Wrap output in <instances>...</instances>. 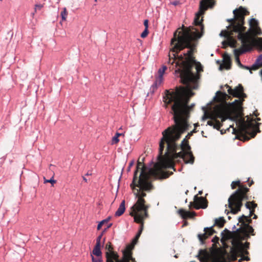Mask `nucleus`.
Listing matches in <instances>:
<instances>
[{"label":"nucleus","mask_w":262,"mask_h":262,"mask_svg":"<svg viewBox=\"0 0 262 262\" xmlns=\"http://www.w3.org/2000/svg\"><path fill=\"white\" fill-rule=\"evenodd\" d=\"M93 255H95V256H99L102 257V252L101 251V245H98V244H96L95 246L93 251L92 254Z\"/></svg>","instance_id":"nucleus-19"},{"label":"nucleus","mask_w":262,"mask_h":262,"mask_svg":"<svg viewBox=\"0 0 262 262\" xmlns=\"http://www.w3.org/2000/svg\"><path fill=\"white\" fill-rule=\"evenodd\" d=\"M148 34V29H144V31L141 34V37L144 38H145Z\"/></svg>","instance_id":"nucleus-33"},{"label":"nucleus","mask_w":262,"mask_h":262,"mask_svg":"<svg viewBox=\"0 0 262 262\" xmlns=\"http://www.w3.org/2000/svg\"><path fill=\"white\" fill-rule=\"evenodd\" d=\"M196 70L198 72H199L202 71V68L201 65H197L196 67Z\"/></svg>","instance_id":"nucleus-38"},{"label":"nucleus","mask_w":262,"mask_h":262,"mask_svg":"<svg viewBox=\"0 0 262 262\" xmlns=\"http://www.w3.org/2000/svg\"><path fill=\"white\" fill-rule=\"evenodd\" d=\"M192 92H165L164 102L166 104L173 103L171 109L173 114L175 125L169 127L162 132L163 137L160 142V157L167 145L166 158L159 160L152 168L146 172V168L142 163L138 162L137 170L134 172V177L130 187L134 190V193L138 198V200L131 208L130 215L134 216V221L140 223L147 217L148 207L145 205V200L143 199L146 195L143 190H148L151 187L150 183L148 181L149 176H152L160 179H165L169 174L162 170V168L170 167L171 160L180 157L183 159L185 163L193 164L194 157L190 151V147L187 141L184 139L181 143V151L177 152V146L176 142L181 135L188 129L187 119L188 117L189 107L187 105L189 98L193 95Z\"/></svg>","instance_id":"nucleus-1"},{"label":"nucleus","mask_w":262,"mask_h":262,"mask_svg":"<svg viewBox=\"0 0 262 262\" xmlns=\"http://www.w3.org/2000/svg\"><path fill=\"white\" fill-rule=\"evenodd\" d=\"M248 216L243 215L238 219L239 223L244 224L243 227L241 228L242 232L244 234L243 237H242V238H244L246 237L249 236V234L250 233H252L254 231L253 228L251 226H249L248 224H245V221L244 219H245L246 221H248Z\"/></svg>","instance_id":"nucleus-13"},{"label":"nucleus","mask_w":262,"mask_h":262,"mask_svg":"<svg viewBox=\"0 0 262 262\" xmlns=\"http://www.w3.org/2000/svg\"><path fill=\"white\" fill-rule=\"evenodd\" d=\"M111 217H108L107 219L103 220L100 222L97 226V230H100L102 227V225H103L104 224L108 222V221L110 220Z\"/></svg>","instance_id":"nucleus-28"},{"label":"nucleus","mask_w":262,"mask_h":262,"mask_svg":"<svg viewBox=\"0 0 262 262\" xmlns=\"http://www.w3.org/2000/svg\"><path fill=\"white\" fill-rule=\"evenodd\" d=\"M144 219L140 223L142 224L141 227L135 238L130 244L126 247L125 249L122 250V257L119 259L117 253L112 250H109L106 252V262H137L135 258L133 257L132 250L134 248L135 245L137 244L142 231L143 221Z\"/></svg>","instance_id":"nucleus-5"},{"label":"nucleus","mask_w":262,"mask_h":262,"mask_svg":"<svg viewBox=\"0 0 262 262\" xmlns=\"http://www.w3.org/2000/svg\"><path fill=\"white\" fill-rule=\"evenodd\" d=\"M214 4V0H202L200 2V10L196 14L194 22L196 26H198L200 27V29L202 31L203 29V26L202 24L203 19L202 18H200V17L203 14L204 12L208 8H212Z\"/></svg>","instance_id":"nucleus-9"},{"label":"nucleus","mask_w":262,"mask_h":262,"mask_svg":"<svg viewBox=\"0 0 262 262\" xmlns=\"http://www.w3.org/2000/svg\"><path fill=\"white\" fill-rule=\"evenodd\" d=\"M230 107L224 103H221L215 105L210 112L205 111L202 119H209L207 122V124L213 126L214 128L219 129L221 123L218 119H220L223 122L230 117Z\"/></svg>","instance_id":"nucleus-3"},{"label":"nucleus","mask_w":262,"mask_h":262,"mask_svg":"<svg viewBox=\"0 0 262 262\" xmlns=\"http://www.w3.org/2000/svg\"><path fill=\"white\" fill-rule=\"evenodd\" d=\"M256 216L255 215L254 218H256Z\"/></svg>","instance_id":"nucleus-46"},{"label":"nucleus","mask_w":262,"mask_h":262,"mask_svg":"<svg viewBox=\"0 0 262 262\" xmlns=\"http://www.w3.org/2000/svg\"><path fill=\"white\" fill-rule=\"evenodd\" d=\"M195 208H197V209H199L200 208V207L195 206Z\"/></svg>","instance_id":"nucleus-44"},{"label":"nucleus","mask_w":262,"mask_h":262,"mask_svg":"<svg viewBox=\"0 0 262 262\" xmlns=\"http://www.w3.org/2000/svg\"><path fill=\"white\" fill-rule=\"evenodd\" d=\"M55 182H56V181L53 179V178H52L50 180H45V182H44L45 183H51L52 184H54V183H55Z\"/></svg>","instance_id":"nucleus-34"},{"label":"nucleus","mask_w":262,"mask_h":262,"mask_svg":"<svg viewBox=\"0 0 262 262\" xmlns=\"http://www.w3.org/2000/svg\"><path fill=\"white\" fill-rule=\"evenodd\" d=\"M97 0H95V2H97Z\"/></svg>","instance_id":"nucleus-47"},{"label":"nucleus","mask_w":262,"mask_h":262,"mask_svg":"<svg viewBox=\"0 0 262 262\" xmlns=\"http://www.w3.org/2000/svg\"><path fill=\"white\" fill-rule=\"evenodd\" d=\"M133 164V162H132L130 164H129V167L132 166Z\"/></svg>","instance_id":"nucleus-42"},{"label":"nucleus","mask_w":262,"mask_h":262,"mask_svg":"<svg viewBox=\"0 0 262 262\" xmlns=\"http://www.w3.org/2000/svg\"><path fill=\"white\" fill-rule=\"evenodd\" d=\"M43 7V5L41 4H37L35 5L34 7V12L32 13V15L34 16L35 13L37 12V11L40 10Z\"/></svg>","instance_id":"nucleus-27"},{"label":"nucleus","mask_w":262,"mask_h":262,"mask_svg":"<svg viewBox=\"0 0 262 262\" xmlns=\"http://www.w3.org/2000/svg\"><path fill=\"white\" fill-rule=\"evenodd\" d=\"M125 201L123 200L121 204L119 205V207L117 210L116 211L115 215L116 216H121L125 211Z\"/></svg>","instance_id":"nucleus-17"},{"label":"nucleus","mask_w":262,"mask_h":262,"mask_svg":"<svg viewBox=\"0 0 262 262\" xmlns=\"http://www.w3.org/2000/svg\"><path fill=\"white\" fill-rule=\"evenodd\" d=\"M144 219L140 223L142 224L141 227L135 238L130 244L126 247L125 249L122 250V257L119 259L117 253L112 250H109L106 252V262H137L135 258L133 257L132 250L134 248L135 245L137 244L142 231L143 221Z\"/></svg>","instance_id":"nucleus-6"},{"label":"nucleus","mask_w":262,"mask_h":262,"mask_svg":"<svg viewBox=\"0 0 262 262\" xmlns=\"http://www.w3.org/2000/svg\"><path fill=\"white\" fill-rule=\"evenodd\" d=\"M232 130H233V132H234V130H235V129H234V128H233V129H232Z\"/></svg>","instance_id":"nucleus-45"},{"label":"nucleus","mask_w":262,"mask_h":262,"mask_svg":"<svg viewBox=\"0 0 262 262\" xmlns=\"http://www.w3.org/2000/svg\"><path fill=\"white\" fill-rule=\"evenodd\" d=\"M255 62L262 66V54H260L258 56Z\"/></svg>","instance_id":"nucleus-32"},{"label":"nucleus","mask_w":262,"mask_h":262,"mask_svg":"<svg viewBox=\"0 0 262 262\" xmlns=\"http://www.w3.org/2000/svg\"><path fill=\"white\" fill-rule=\"evenodd\" d=\"M144 219L140 223L142 224L141 227L135 238L130 244L126 247L125 249L122 250V257L119 259L117 253L112 250H109L106 252V262H137L135 258L133 257L132 250L134 248L135 245L137 244L142 231L143 221Z\"/></svg>","instance_id":"nucleus-7"},{"label":"nucleus","mask_w":262,"mask_h":262,"mask_svg":"<svg viewBox=\"0 0 262 262\" xmlns=\"http://www.w3.org/2000/svg\"><path fill=\"white\" fill-rule=\"evenodd\" d=\"M257 128L255 121L250 119L249 117L247 118L246 121H242L240 125V128L243 133L251 135L252 137L255 135V131Z\"/></svg>","instance_id":"nucleus-10"},{"label":"nucleus","mask_w":262,"mask_h":262,"mask_svg":"<svg viewBox=\"0 0 262 262\" xmlns=\"http://www.w3.org/2000/svg\"><path fill=\"white\" fill-rule=\"evenodd\" d=\"M170 4L172 5L177 6L179 4V2L178 1H175L171 2Z\"/></svg>","instance_id":"nucleus-40"},{"label":"nucleus","mask_w":262,"mask_h":262,"mask_svg":"<svg viewBox=\"0 0 262 262\" xmlns=\"http://www.w3.org/2000/svg\"><path fill=\"white\" fill-rule=\"evenodd\" d=\"M83 180H84L85 182H86V181H87V180H86V179L85 178H83Z\"/></svg>","instance_id":"nucleus-43"},{"label":"nucleus","mask_w":262,"mask_h":262,"mask_svg":"<svg viewBox=\"0 0 262 262\" xmlns=\"http://www.w3.org/2000/svg\"><path fill=\"white\" fill-rule=\"evenodd\" d=\"M223 67L227 70L230 68V58L228 55L224 56V61L223 64L221 66V68Z\"/></svg>","instance_id":"nucleus-18"},{"label":"nucleus","mask_w":262,"mask_h":262,"mask_svg":"<svg viewBox=\"0 0 262 262\" xmlns=\"http://www.w3.org/2000/svg\"><path fill=\"white\" fill-rule=\"evenodd\" d=\"M111 226H112V224H110L109 225H108L107 226V227L105 229V230L100 235H99L98 236V237L96 239V244H98V245H101V238H102V237L103 233L105 232V231L106 229L109 228Z\"/></svg>","instance_id":"nucleus-25"},{"label":"nucleus","mask_w":262,"mask_h":262,"mask_svg":"<svg viewBox=\"0 0 262 262\" xmlns=\"http://www.w3.org/2000/svg\"><path fill=\"white\" fill-rule=\"evenodd\" d=\"M249 243H246L245 244L239 243L236 248L232 251L231 254V259L232 260H234L236 259L238 254H246L248 253L246 249L249 247Z\"/></svg>","instance_id":"nucleus-12"},{"label":"nucleus","mask_w":262,"mask_h":262,"mask_svg":"<svg viewBox=\"0 0 262 262\" xmlns=\"http://www.w3.org/2000/svg\"><path fill=\"white\" fill-rule=\"evenodd\" d=\"M213 229L212 227H206L204 228V233L203 234H200L198 235L199 239L200 241H203L207 238L209 236L212 235L213 233Z\"/></svg>","instance_id":"nucleus-16"},{"label":"nucleus","mask_w":262,"mask_h":262,"mask_svg":"<svg viewBox=\"0 0 262 262\" xmlns=\"http://www.w3.org/2000/svg\"><path fill=\"white\" fill-rule=\"evenodd\" d=\"M249 260V258L248 257H246V256H244L243 257H242V258H241L240 259H239V262H241L243 260Z\"/></svg>","instance_id":"nucleus-39"},{"label":"nucleus","mask_w":262,"mask_h":262,"mask_svg":"<svg viewBox=\"0 0 262 262\" xmlns=\"http://www.w3.org/2000/svg\"><path fill=\"white\" fill-rule=\"evenodd\" d=\"M163 76H159L156 80L155 81L154 84L152 85V88H157L163 82Z\"/></svg>","instance_id":"nucleus-21"},{"label":"nucleus","mask_w":262,"mask_h":262,"mask_svg":"<svg viewBox=\"0 0 262 262\" xmlns=\"http://www.w3.org/2000/svg\"><path fill=\"white\" fill-rule=\"evenodd\" d=\"M167 69V67L165 66H163L162 68L159 69L158 74L159 76H163L164 73H165V70Z\"/></svg>","instance_id":"nucleus-30"},{"label":"nucleus","mask_w":262,"mask_h":262,"mask_svg":"<svg viewBox=\"0 0 262 262\" xmlns=\"http://www.w3.org/2000/svg\"><path fill=\"white\" fill-rule=\"evenodd\" d=\"M144 219L140 223L142 224L141 227L135 238L130 244L126 247L125 249L122 250V257L119 259L117 253L112 250H109L106 252V262H137L135 258L133 257L132 250L134 248L135 245L137 244L142 231L143 221Z\"/></svg>","instance_id":"nucleus-4"},{"label":"nucleus","mask_w":262,"mask_h":262,"mask_svg":"<svg viewBox=\"0 0 262 262\" xmlns=\"http://www.w3.org/2000/svg\"><path fill=\"white\" fill-rule=\"evenodd\" d=\"M261 67V66L255 62L250 67V70H256Z\"/></svg>","instance_id":"nucleus-31"},{"label":"nucleus","mask_w":262,"mask_h":262,"mask_svg":"<svg viewBox=\"0 0 262 262\" xmlns=\"http://www.w3.org/2000/svg\"><path fill=\"white\" fill-rule=\"evenodd\" d=\"M248 189L245 187H241L228 199V207L230 212L235 214L240 210L243 205L242 201L246 197V193Z\"/></svg>","instance_id":"nucleus-8"},{"label":"nucleus","mask_w":262,"mask_h":262,"mask_svg":"<svg viewBox=\"0 0 262 262\" xmlns=\"http://www.w3.org/2000/svg\"><path fill=\"white\" fill-rule=\"evenodd\" d=\"M237 102V105L236 106V109L237 110H239L241 107V102L238 100H235L234 103Z\"/></svg>","instance_id":"nucleus-35"},{"label":"nucleus","mask_w":262,"mask_h":262,"mask_svg":"<svg viewBox=\"0 0 262 262\" xmlns=\"http://www.w3.org/2000/svg\"><path fill=\"white\" fill-rule=\"evenodd\" d=\"M239 184V181H235L233 182L231 184V187L232 189L235 188L236 186L238 185Z\"/></svg>","instance_id":"nucleus-36"},{"label":"nucleus","mask_w":262,"mask_h":262,"mask_svg":"<svg viewBox=\"0 0 262 262\" xmlns=\"http://www.w3.org/2000/svg\"><path fill=\"white\" fill-rule=\"evenodd\" d=\"M179 31L178 29L174 33L171 39V45L172 46L169 54L168 63L173 64L177 58L180 60L184 59L186 61H192L193 60V47L191 41L200 38L202 34L200 33L198 29L194 28H186Z\"/></svg>","instance_id":"nucleus-2"},{"label":"nucleus","mask_w":262,"mask_h":262,"mask_svg":"<svg viewBox=\"0 0 262 262\" xmlns=\"http://www.w3.org/2000/svg\"><path fill=\"white\" fill-rule=\"evenodd\" d=\"M249 51L248 50H247L246 48H244L243 47V44H242V47L237 49H235L234 51V55L235 56V60L237 63V64L241 67H244V66L241 63L239 58L238 56L245 53L246 52Z\"/></svg>","instance_id":"nucleus-15"},{"label":"nucleus","mask_w":262,"mask_h":262,"mask_svg":"<svg viewBox=\"0 0 262 262\" xmlns=\"http://www.w3.org/2000/svg\"><path fill=\"white\" fill-rule=\"evenodd\" d=\"M60 15L62 21H65L67 19L68 12L66 8L64 7L63 8L62 11L60 13Z\"/></svg>","instance_id":"nucleus-26"},{"label":"nucleus","mask_w":262,"mask_h":262,"mask_svg":"<svg viewBox=\"0 0 262 262\" xmlns=\"http://www.w3.org/2000/svg\"><path fill=\"white\" fill-rule=\"evenodd\" d=\"M180 213L183 218L191 217L192 216V214L191 212L184 210H180Z\"/></svg>","instance_id":"nucleus-22"},{"label":"nucleus","mask_w":262,"mask_h":262,"mask_svg":"<svg viewBox=\"0 0 262 262\" xmlns=\"http://www.w3.org/2000/svg\"><path fill=\"white\" fill-rule=\"evenodd\" d=\"M92 257V262H102V257L96 256L95 257L92 254L91 255Z\"/></svg>","instance_id":"nucleus-29"},{"label":"nucleus","mask_w":262,"mask_h":262,"mask_svg":"<svg viewBox=\"0 0 262 262\" xmlns=\"http://www.w3.org/2000/svg\"><path fill=\"white\" fill-rule=\"evenodd\" d=\"M246 206L250 210L249 214V216H250L252 213V211L251 210V209H254V208H255L256 206V204L252 202H248L246 203Z\"/></svg>","instance_id":"nucleus-24"},{"label":"nucleus","mask_w":262,"mask_h":262,"mask_svg":"<svg viewBox=\"0 0 262 262\" xmlns=\"http://www.w3.org/2000/svg\"><path fill=\"white\" fill-rule=\"evenodd\" d=\"M249 29L248 31L244 33L245 28L243 26V29L241 31L242 34H248L249 37L253 36L261 35L262 34L260 28L258 26V23L255 18H251L249 21Z\"/></svg>","instance_id":"nucleus-11"},{"label":"nucleus","mask_w":262,"mask_h":262,"mask_svg":"<svg viewBox=\"0 0 262 262\" xmlns=\"http://www.w3.org/2000/svg\"><path fill=\"white\" fill-rule=\"evenodd\" d=\"M144 25L145 26V29H148V20L147 19H145L144 21Z\"/></svg>","instance_id":"nucleus-37"},{"label":"nucleus","mask_w":262,"mask_h":262,"mask_svg":"<svg viewBox=\"0 0 262 262\" xmlns=\"http://www.w3.org/2000/svg\"><path fill=\"white\" fill-rule=\"evenodd\" d=\"M241 67L243 68H244L245 69H247V70H249L250 73H252V72H251V71L250 70V67H247V66H244V67Z\"/></svg>","instance_id":"nucleus-41"},{"label":"nucleus","mask_w":262,"mask_h":262,"mask_svg":"<svg viewBox=\"0 0 262 262\" xmlns=\"http://www.w3.org/2000/svg\"><path fill=\"white\" fill-rule=\"evenodd\" d=\"M124 136L123 134L117 133L113 137L112 140V144H115L119 142V137L120 136Z\"/></svg>","instance_id":"nucleus-23"},{"label":"nucleus","mask_w":262,"mask_h":262,"mask_svg":"<svg viewBox=\"0 0 262 262\" xmlns=\"http://www.w3.org/2000/svg\"><path fill=\"white\" fill-rule=\"evenodd\" d=\"M225 223V221L223 217H220L215 220L214 225H217L220 227H222L224 226Z\"/></svg>","instance_id":"nucleus-20"},{"label":"nucleus","mask_w":262,"mask_h":262,"mask_svg":"<svg viewBox=\"0 0 262 262\" xmlns=\"http://www.w3.org/2000/svg\"><path fill=\"white\" fill-rule=\"evenodd\" d=\"M227 86L228 88V92L230 95L239 98H243L245 96V94L243 93V89L241 85L239 84L234 89H232L228 85H227Z\"/></svg>","instance_id":"nucleus-14"}]
</instances>
